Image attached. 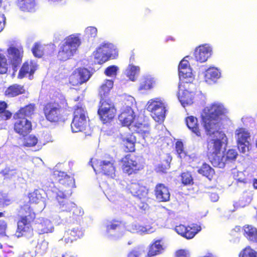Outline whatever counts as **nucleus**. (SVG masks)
<instances>
[{
    "instance_id": "338daca9",
    "label": "nucleus",
    "mask_w": 257,
    "mask_h": 257,
    "mask_svg": "<svg viewBox=\"0 0 257 257\" xmlns=\"http://www.w3.org/2000/svg\"><path fill=\"white\" fill-rule=\"evenodd\" d=\"M3 30V25L2 22L0 21V32Z\"/></svg>"
},
{
    "instance_id": "13d9d810",
    "label": "nucleus",
    "mask_w": 257,
    "mask_h": 257,
    "mask_svg": "<svg viewBox=\"0 0 257 257\" xmlns=\"http://www.w3.org/2000/svg\"><path fill=\"white\" fill-rule=\"evenodd\" d=\"M170 168V164H168L167 166L165 167V168L163 167V165H161L158 167L159 171H162L163 172H165L166 170Z\"/></svg>"
},
{
    "instance_id": "864d4df0",
    "label": "nucleus",
    "mask_w": 257,
    "mask_h": 257,
    "mask_svg": "<svg viewBox=\"0 0 257 257\" xmlns=\"http://www.w3.org/2000/svg\"><path fill=\"white\" fill-rule=\"evenodd\" d=\"M7 228V223L6 221H0V235L2 236H6V231Z\"/></svg>"
},
{
    "instance_id": "e433bc0d",
    "label": "nucleus",
    "mask_w": 257,
    "mask_h": 257,
    "mask_svg": "<svg viewBox=\"0 0 257 257\" xmlns=\"http://www.w3.org/2000/svg\"><path fill=\"white\" fill-rule=\"evenodd\" d=\"M97 48H100V51L104 53V55H106V57H109V59L112 57L114 50L113 44L108 42H103Z\"/></svg>"
},
{
    "instance_id": "f257e3e1",
    "label": "nucleus",
    "mask_w": 257,
    "mask_h": 257,
    "mask_svg": "<svg viewBox=\"0 0 257 257\" xmlns=\"http://www.w3.org/2000/svg\"><path fill=\"white\" fill-rule=\"evenodd\" d=\"M227 109L219 103H213L204 109L202 116L204 127L209 135L218 134V138H213L207 141V156L209 162L214 166H222V163L219 161L223 140L225 134L220 129V119L225 115Z\"/></svg>"
},
{
    "instance_id": "774afa93",
    "label": "nucleus",
    "mask_w": 257,
    "mask_h": 257,
    "mask_svg": "<svg viewBox=\"0 0 257 257\" xmlns=\"http://www.w3.org/2000/svg\"><path fill=\"white\" fill-rule=\"evenodd\" d=\"M4 216V213L3 212H0V217Z\"/></svg>"
},
{
    "instance_id": "473e14b6",
    "label": "nucleus",
    "mask_w": 257,
    "mask_h": 257,
    "mask_svg": "<svg viewBox=\"0 0 257 257\" xmlns=\"http://www.w3.org/2000/svg\"><path fill=\"white\" fill-rule=\"evenodd\" d=\"M135 132L140 135L144 140L150 136V127L148 124L142 123H136Z\"/></svg>"
},
{
    "instance_id": "4c0bfd02",
    "label": "nucleus",
    "mask_w": 257,
    "mask_h": 257,
    "mask_svg": "<svg viewBox=\"0 0 257 257\" xmlns=\"http://www.w3.org/2000/svg\"><path fill=\"white\" fill-rule=\"evenodd\" d=\"M100 48H97L93 52V55L95 62L98 64H102L109 60L106 55H104L100 51Z\"/></svg>"
},
{
    "instance_id": "2f4dec72",
    "label": "nucleus",
    "mask_w": 257,
    "mask_h": 257,
    "mask_svg": "<svg viewBox=\"0 0 257 257\" xmlns=\"http://www.w3.org/2000/svg\"><path fill=\"white\" fill-rule=\"evenodd\" d=\"M156 84V80L151 76H146L143 78L140 84L139 90L147 91L152 89Z\"/></svg>"
},
{
    "instance_id": "c03bdc74",
    "label": "nucleus",
    "mask_w": 257,
    "mask_h": 257,
    "mask_svg": "<svg viewBox=\"0 0 257 257\" xmlns=\"http://www.w3.org/2000/svg\"><path fill=\"white\" fill-rule=\"evenodd\" d=\"M181 183L184 185H192L193 184V178L190 172L188 171L181 173Z\"/></svg>"
},
{
    "instance_id": "603ef678",
    "label": "nucleus",
    "mask_w": 257,
    "mask_h": 257,
    "mask_svg": "<svg viewBox=\"0 0 257 257\" xmlns=\"http://www.w3.org/2000/svg\"><path fill=\"white\" fill-rule=\"evenodd\" d=\"M97 34V30L94 27H88L86 29L85 34L88 38H94Z\"/></svg>"
},
{
    "instance_id": "aec40b11",
    "label": "nucleus",
    "mask_w": 257,
    "mask_h": 257,
    "mask_svg": "<svg viewBox=\"0 0 257 257\" xmlns=\"http://www.w3.org/2000/svg\"><path fill=\"white\" fill-rule=\"evenodd\" d=\"M179 88L182 91L181 95L179 96L180 101L183 106L191 105L193 103L195 92L192 90L194 88V85H191L190 84H186V86L181 87L180 83Z\"/></svg>"
},
{
    "instance_id": "423d86ee",
    "label": "nucleus",
    "mask_w": 257,
    "mask_h": 257,
    "mask_svg": "<svg viewBox=\"0 0 257 257\" xmlns=\"http://www.w3.org/2000/svg\"><path fill=\"white\" fill-rule=\"evenodd\" d=\"M117 110L110 99H100L97 113L102 123H110L116 115Z\"/></svg>"
},
{
    "instance_id": "8fccbe9b",
    "label": "nucleus",
    "mask_w": 257,
    "mask_h": 257,
    "mask_svg": "<svg viewBox=\"0 0 257 257\" xmlns=\"http://www.w3.org/2000/svg\"><path fill=\"white\" fill-rule=\"evenodd\" d=\"M117 70L118 67L116 66H109L105 69L104 74L108 77L114 76L116 75Z\"/></svg>"
},
{
    "instance_id": "58836bf2",
    "label": "nucleus",
    "mask_w": 257,
    "mask_h": 257,
    "mask_svg": "<svg viewBox=\"0 0 257 257\" xmlns=\"http://www.w3.org/2000/svg\"><path fill=\"white\" fill-rule=\"evenodd\" d=\"M8 104L5 101H0V117L2 119L7 120L12 116V113L7 110Z\"/></svg>"
},
{
    "instance_id": "1a4fd4ad",
    "label": "nucleus",
    "mask_w": 257,
    "mask_h": 257,
    "mask_svg": "<svg viewBox=\"0 0 257 257\" xmlns=\"http://www.w3.org/2000/svg\"><path fill=\"white\" fill-rule=\"evenodd\" d=\"M147 110L153 119L158 122L164 121L166 116V107L160 98L150 99L147 103Z\"/></svg>"
},
{
    "instance_id": "ddd939ff",
    "label": "nucleus",
    "mask_w": 257,
    "mask_h": 257,
    "mask_svg": "<svg viewBox=\"0 0 257 257\" xmlns=\"http://www.w3.org/2000/svg\"><path fill=\"white\" fill-rule=\"evenodd\" d=\"M178 71L181 87H184L186 84H188L193 86L192 82L194 78L192 75L189 62L184 58L180 61L179 64Z\"/></svg>"
},
{
    "instance_id": "f704fd0d",
    "label": "nucleus",
    "mask_w": 257,
    "mask_h": 257,
    "mask_svg": "<svg viewBox=\"0 0 257 257\" xmlns=\"http://www.w3.org/2000/svg\"><path fill=\"white\" fill-rule=\"evenodd\" d=\"M198 172L199 174L206 177L209 180H211L215 175L214 169L206 163L202 164L198 170Z\"/></svg>"
},
{
    "instance_id": "9b49d317",
    "label": "nucleus",
    "mask_w": 257,
    "mask_h": 257,
    "mask_svg": "<svg viewBox=\"0 0 257 257\" xmlns=\"http://www.w3.org/2000/svg\"><path fill=\"white\" fill-rule=\"evenodd\" d=\"M52 180L55 183H59L64 188L66 189L64 190V192H67V194H71L72 193V189L75 188V180L73 177L68 175L64 172L54 170L51 175Z\"/></svg>"
},
{
    "instance_id": "20e7f679",
    "label": "nucleus",
    "mask_w": 257,
    "mask_h": 257,
    "mask_svg": "<svg viewBox=\"0 0 257 257\" xmlns=\"http://www.w3.org/2000/svg\"><path fill=\"white\" fill-rule=\"evenodd\" d=\"M58 206L61 211L70 213V217L73 219L80 220L84 214L83 210L75 203L71 202L67 197V195L63 191H58L56 196Z\"/></svg>"
},
{
    "instance_id": "4468645a",
    "label": "nucleus",
    "mask_w": 257,
    "mask_h": 257,
    "mask_svg": "<svg viewBox=\"0 0 257 257\" xmlns=\"http://www.w3.org/2000/svg\"><path fill=\"white\" fill-rule=\"evenodd\" d=\"M91 76L90 71L84 67L76 69L69 77V83L73 86L86 83Z\"/></svg>"
},
{
    "instance_id": "39448f33",
    "label": "nucleus",
    "mask_w": 257,
    "mask_h": 257,
    "mask_svg": "<svg viewBox=\"0 0 257 257\" xmlns=\"http://www.w3.org/2000/svg\"><path fill=\"white\" fill-rule=\"evenodd\" d=\"M81 43L80 39L75 35L66 37L60 46L57 54L58 59L63 61L70 59L75 53Z\"/></svg>"
},
{
    "instance_id": "2eb2a0df",
    "label": "nucleus",
    "mask_w": 257,
    "mask_h": 257,
    "mask_svg": "<svg viewBox=\"0 0 257 257\" xmlns=\"http://www.w3.org/2000/svg\"><path fill=\"white\" fill-rule=\"evenodd\" d=\"M9 63L14 71L21 64L24 56V50L21 47L10 46L7 50Z\"/></svg>"
},
{
    "instance_id": "412c9836",
    "label": "nucleus",
    "mask_w": 257,
    "mask_h": 257,
    "mask_svg": "<svg viewBox=\"0 0 257 257\" xmlns=\"http://www.w3.org/2000/svg\"><path fill=\"white\" fill-rule=\"evenodd\" d=\"M120 144L126 153L135 151V144L136 137L134 133H129L126 135H121L119 137Z\"/></svg>"
},
{
    "instance_id": "5701e85b",
    "label": "nucleus",
    "mask_w": 257,
    "mask_h": 257,
    "mask_svg": "<svg viewBox=\"0 0 257 257\" xmlns=\"http://www.w3.org/2000/svg\"><path fill=\"white\" fill-rule=\"evenodd\" d=\"M135 118V112L130 106H126L118 115V119L124 126H130Z\"/></svg>"
},
{
    "instance_id": "393cba45",
    "label": "nucleus",
    "mask_w": 257,
    "mask_h": 257,
    "mask_svg": "<svg viewBox=\"0 0 257 257\" xmlns=\"http://www.w3.org/2000/svg\"><path fill=\"white\" fill-rule=\"evenodd\" d=\"M26 93L24 85L17 83L9 86L4 91V95L8 98H13Z\"/></svg>"
},
{
    "instance_id": "a878e982",
    "label": "nucleus",
    "mask_w": 257,
    "mask_h": 257,
    "mask_svg": "<svg viewBox=\"0 0 257 257\" xmlns=\"http://www.w3.org/2000/svg\"><path fill=\"white\" fill-rule=\"evenodd\" d=\"M164 249L163 238L155 239L149 246L147 257H153L160 254L163 251Z\"/></svg>"
},
{
    "instance_id": "0eeeda50",
    "label": "nucleus",
    "mask_w": 257,
    "mask_h": 257,
    "mask_svg": "<svg viewBox=\"0 0 257 257\" xmlns=\"http://www.w3.org/2000/svg\"><path fill=\"white\" fill-rule=\"evenodd\" d=\"M120 162L123 173L128 176L137 174L144 169L139 157L132 154L125 155L121 159Z\"/></svg>"
},
{
    "instance_id": "dca6fc26",
    "label": "nucleus",
    "mask_w": 257,
    "mask_h": 257,
    "mask_svg": "<svg viewBox=\"0 0 257 257\" xmlns=\"http://www.w3.org/2000/svg\"><path fill=\"white\" fill-rule=\"evenodd\" d=\"M13 128L16 133L21 136L25 137L31 132L32 123L27 118L13 115Z\"/></svg>"
},
{
    "instance_id": "052dcab7",
    "label": "nucleus",
    "mask_w": 257,
    "mask_h": 257,
    "mask_svg": "<svg viewBox=\"0 0 257 257\" xmlns=\"http://www.w3.org/2000/svg\"><path fill=\"white\" fill-rule=\"evenodd\" d=\"M253 186L255 189H257V178L253 179Z\"/></svg>"
},
{
    "instance_id": "37998d69",
    "label": "nucleus",
    "mask_w": 257,
    "mask_h": 257,
    "mask_svg": "<svg viewBox=\"0 0 257 257\" xmlns=\"http://www.w3.org/2000/svg\"><path fill=\"white\" fill-rule=\"evenodd\" d=\"M38 229L41 234L47 233L51 231V224L50 221L44 220L38 224Z\"/></svg>"
},
{
    "instance_id": "f3484780",
    "label": "nucleus",
    "mask_w": 257,
    "mask_h": 257,
    "mask_svg": "<svg viewBox=\"0 0 257 257\" xmlns=\"http://www.w3.org/2000/svg\"><path fill=\"white\" fill-rule=\"evenodd\" d=\"M201 229V226L197 223H192L187 226L179 224L175 227L176 232L187 239L193 238Z\"/></svg>"
},
{
    "instance_id": "4d7b16f0",
    "label": "nucleus",
    "mask_w": 257,
    "mask_h": 257,
    "mask_svg": "<svg viewBox=\"0 0 257 257\" xmlns=\"http://www.w3.org/2000/svg\"><path fill=\"white\" fill-rule=\"evenodd\" d=\"M209 197L212 202H216L218 200L219 196L216 193H210L209 194Z\"/></svg>"
},
{
    "instance_id": "c9c22d12",
    "label": "nucleus",
    "mask_w": 257,
    "mask_h": 257,
    "mask_svg": "<svg viewBox=\"0 0 257 257\" xmlns=\"http://www.w3.org/2000/svg\"><path fill=\"white\" fill-rule=\"evenodd\" d=\"M17 5L22 11L30 12L34 9L36 3L35 0H18Z\"/></svg>"
},
{
    "instance_id": "3c124183",
    "label": "nucleus",
    "mask_w": 257,
    "mask_h": 257,
    "mask_svg": "<svg viewBox=\"0 0 257 257\" xmlns=\"http://www.w3.org/2000/svg\"><path fill=\"white\" fill-rule=\"evenodd\" d=\"M175 151L180 158H181L182 155H185L184 145L181 141L176 142L175 144Z\"/></svg>"
},
{
    "instance_id": "72a5a7b5",
    "label": "nucleus",
    "mask_w": 257,
    "mask_h": 257,
    "mask_svg": "<svg viewBox=\"0 0 257 257\" xmlns=\"http://www.w3.org/2000/svg\"><path fill=\"white\" fill-rule=\"evenodd\" d=\"M113 82L111 80H106L99 89V94L101 99H106V96L112 88Z\"/></svg>"
},
{
    "instance_id": "cd10ccee",
    "label": "nucleus",
    "mask_w": 257,
    "mask_h": 257,
    "mask_svg": "<svg viewBox=\"0 0 257 257\" xmlns=\"http://www.w3.org/2000/svg\"><path fill=\"white\" fill-rule=\"evenodd\" d=\"M238 153L235 149H229L223 155H220L219 158V161L222 163V166H214V167H218L219 168H223L224 167L225 164L234 161L237 157Z\"/></svg>"
},
{
    "instance_id": "6e6552de",
    "label": "nucleus",
    "mask_w": 257,
    "mask_h": 257,
    "mask_svg": "<svg viewBox=\"0 0 257 257\" xmlns=\"http://www.w3.org/2000/svg\"><path fill=\"white\" fill-rule=\"evenodd\" d=\"M90 163H92L91 166L96 174H101L111 178L115 177L116 168L112 158L107 160L95 159L93 162L91 159Z\"/></svg>"
},
{
    "instance_id": "f03ea898",
    "label": "nucleus",
    "mask_w": 257,
    "mask_h": 257,
    "mask_svg": "<svg viewBox=\"0 0 257 257\" xmlns=\"http://www.w3.org/2000/svg\"><path fill=\"white\" fill-rule=\"evenodd\" d=\"M29 201L19 207L18 213L20 215L17 222L16 232L18 236L26 235L28 232L32 231V223L36 218L37 212L40 211L41 208L38 209L41 195L38 190L29 193L28 195Z\"/></svg>"
},
{
    "instance_id": "4be33fe9",
    "label": "nucleus",
    "mask_w": 257,
    "mask_h": 257,
    "mask_svg": "<svg viewBox=\"0 0 257 257\" xmlns=\"http://www.w3.org/2000/svg\"><path fill=\"white\" fill-rule=\"evenodd\" d=\"M211 52L212 49L209 45L205 44L199 46L194 52L195 60L200 63L204 62L210 57Z\"/></svg>"
},
{
    "instance_id": "f8f14e48",
    "label": "nucleus",
    "mask_w": 257,
    "mask_h": 257,
    "mask_svg": "<svg viewBox=\"0 0 257 257\" xmlns=\"http://www.w3.org/2000/svg\"><path fill=\"white\" fill-rule=\"evenodd\" d=\"M235 138L237 147L240 153H244L249 150L250 134L244 127H238L235 131Z\"/></svg>"
},
{
    "instance_id": "bb28decb",
    "label": "nucleus",
    "mask_w": 257,
    "mask_h": 257,
    "mask_svg": "<svg viewBox=\"0 0 257 257\" xmlns=\"http://www.w3.org/2000/svg\"><path fill=\"white\" fill-rule=\"evenodd\" d=\"M243 235L252 244L257 245V229L251 225H245L242 227Z\"/></svg>"
},
{
    "instance_id": "6ab92c4d",
    "label": "nucleus",
    "mask_w": 257,
    "mask_h": 257,
    "mask_svg": "<svg viewBox=\"0 0 257 257\" xmlns=\"http://www.w3.org/2000/svg\"><path fill=\"white\" fill-rule=\"evenodd\" d=\"M38 69V65L33 60H27L22 65L19 71L17 78L22 79L28 77L31 80L34 77V74Z\"/></svg>"
},
{
    "instance_id": "0e129e2a",
    "label": "nucleus",
    "mask_w": 257,
    "mask_h": 257,
    "mask_svg": "<svg viewBox=\"0 0 257 257\" xmlns=\"http://www.w3.org/2000/svg\"><path fill=\"white\" fill-rule=\"evenodd\" d=\"M135 60V54L133 53L130 57V61H133Z\"/></svg>"
},
{
    "instance_id": "a19ab883",
    "label": "nucleus",
    "mask_w": 257,
    "mask_h": 257,
    "mask_svg": "<svg viewBox=\"0 0 257 257\" xmlns=\"http://www.w3.org/2000/svg\"><path fill=\"white\" fill-rule=\"evenodd\" d=\"M238 257H257V251L250 246L247 245L239 252Z\"/></svg>"
},
{
    "instance_id": "a18cd8bd",
    "label": "nucleus",
    "mask_w": 257,
    "mask_h": 257,
    "mask_svg": "<svg viewBox=\"0 0 257 257\" xmlns=\"http://www.w3.org/2000/svg\"><path fill=\"white\" fill-rule=\"evenodd\" d=\"M140 72V67L133 65L132 64L129 65L127 69V76L129 77L130 79L134 81L135 80V76L138 74Z\"/></svg>"
},
{
    "instance_id": "7ed1b4c3",
    "label": "nucleus",
    "mask_w": 257,
    "mask_h": 257,
    "mask_svg": "<svg viewBox=\"0 0 257 257\" xmlns=\"http://www.w3.org/2000/svg\"><path fill=\"white\" fill-rule=\"evenodd\" d=\"M68 107V104L65 97L58 94L43 104L42 111L48 121L56 124L63 120Z\"/></svg>"
},
{
    "instance_id": "a211bd4d",
    "label": "nucleus",
    "mask_w": 257,
    "mask_h": 257,
    "mask_svg": "<svg viewBox=\"0 0 257 257\" xmlns=\"http://www.w3.org/2000/svg\"><path fill=\"white\" fill-rule=\"evenodd\" d=\"M126 189L132 195L142 202L148 198V189L145 185L139 182H132L128 184Z\"/></svg>"
},
{
    "instance_id": "c756f323",
    "label": "nucleus",
    "mask_w": 257,
    "mask_h": 257,
    "mask_svg": "<svg viewBox=\"0 0 257 257\" xmlns=\"http://www.w3.org/2000/svg\"><path fill=\"white\" fill-rule=\"evenodd\" d=\"M186 123L188 128L198 137H201V130L199 127L197 118L193 116H189L186 118Z\"/></svg>"
},
{
    "instance_id": "7c9ffc66",
    "label": "nucleus",
    "mask_w": 257,
    "mask_h": 257,
    "mask_svg": "<svg viewBox=\"0 0 257 257\" xmlns=\"http://www.w3.org/2000/svg\"><path fill=\"white\" fill-rule=\"evenodd\" d=\"M83 235L82 231L78 228H73L66 231L64 235L65 240L67 242H72L80 238Z\"/></svg>"
},
{
    "instance_id": "6e6d98bb",
    "label": "nucleus",
    "mask_w": 257,
    "mask_h": 257,
    "mask_svg": "<svg viewBox=\"0 0 257 257\" xmlns=\"http://www.w3.org/2000/svg\"><path fill=\"white\" fill-rule=\"evenodd\" d=\"M176 257H188L186 250L180 249L176 252Z\"/></svg>"
},
{
    "instance_id": "680f3d73",
    "label": "nucleus",
    "mask_w": 257,
    "mask_h": 257,
    "mask_svg": "<svg viewBox=\"0 0 257 257\" xmlns=\"http://www.w3.org/2000/svg\"><path fill=\"white\" fill-rule=\"evenodd\" d=\"M151 13V10L149 9H147L145 10L144 13L145 15L147 16Z\"/></svg>"
},
{
    "instance_id": "de8ad7c7",
    "label": "nucleus",
    "mask_w": 257,
    "mask_h": 257,
    "mask_svg": "<svg viewBox=\"0 0 257 257\" xmlns=\"http://www.w3.org/2000/svg\"><path fill=\"white\" fill-rule=\"evenodd\" d=\"M122 225V221L119 220L113 219L110 222L109 224H108L106 226V230L107 232L111 230H115Z\"/></svg>"
},
{
    "instance_id": "ea45409f",
    "label": "nucleus",
    "mask_w": 257,
    "mask_h": 257,
    "mask_svg": "<svg viewBox=\"0 0 257 257\" xmlns=\"http://www.w3.org/2000/svg\"><path fill=\"white\" fill-rule=\"evenodd\" d=\"M220 76V73L218 69L215 68L208 69L205 74V78L206 81H213Z\"/></svg>"
},
{
    "instance_id": "49530a36",
    "label": "nucleus",
    "mask_w": 257,
    "mask_h": 257,
    "mask_svg": "<svg viewBox=\"0 0 257 257\" xmlns=\"http://www.w3.org/2000/svg\"><path fill=\"white\" fill-rule=\"evenodd\" d=\"M38 143L37 138L32 135H30L24 139V146L27 147H31L36 146Z\"/></svg>"
},
{
    "instance_id": "5fc2aeb1",
    "label": "nucleus",
    "mask_w": 257,
    "mask_h": 257,
    "mask_svg": "<svg viewBox=\"0 0 257 257\" xmlns=\"http://www.w3.org/2000/svg\"><path fill=\"white\" fill-rule=\"evenodd\" d=\"M140 251L136 248H134L128 252L127 257H140Z\"/></svg>"
},
{
    "instance_id": "79ce46f5",
    "label": "nucleus",
    "mask_w": 257,
    "mask_h": 257,
    "mask_svg": "<svg viewBox=\"0 0 257 257\" xmlns=\"http://www.w3.org/2000/svg\"><path fill=\"white\" fill-rule=\"evenodd\" d=\"M0 50V74H6L9 69V64L4 53H1Z\"/></svg>"
},
{
    "instance_id": "b1692460",
    "label": "nucleus",
    "mask_w": 257,
    "mask_h": 257,
    "mask_svg": "<svg viewBox=\"0 0 257 257\" xmlns=\"http://www.w3.org/2000/svg\"><path fill=\"white\" fill-rule=\"evenodd\" d=\"M154 192L156 198L160 201L166 202L170 199V193L169 189L164 184H157L155 186Z\"/></svg>"
},
{
    "instance_id": "9d476101",
    "label": "nucleus",
    "mask_w": 257,
    "mask_h": 257,
    "mask_svg": "<svg viewBox=\"0 0 257 257\" xmlns=\"http://www.w3.org/2000/svg\"><path fill=\"white\" fill-rule=\"evenodd\" d=\"M87 111L85 107L82 106H76L71 124L72 131L76 133L85 130L87 125Z\"/></svg>"
},
{
    "instance_id": "c85d7f7f",
    "label": "nucleus",
    "mask_w": 257,
    "mask_h": 257,
    "mask_svg": "<svg viewBox=\"0 0 257 257\" xmlns=\"http://www.w3.org/2000/svg\"><path fill=\"white\" fill-rule=\"evenodd\" d=\"M36 108V106L35 104L29 103L28 105L20 107L19 109L14 114V115L24 118L30 117L34 113Z\"/></svg>"
},
{
    "instance_id": "e2e57ef3",
    "label": "nucleus",
    "mask_w": 257,
    "mask_h": 257,
    "mask_svg": "<svg viewBox=\"0 0 257 257\" xmlns=\"http://www.w3.org/2000/svg\"><path fill=\"white\" fill-rule=\"evenodd\" d=\"M241 227L239 226H236L234 227V230L235 231H239L240 230Z\"/></svg>"
},
{
    "instance_id": "09e8293b",
    "label": "nucleus",
    "mask_w": 257,
    "mask_h": 257,
    "mask_svg": "<svg viewBox=\"0 0 257 257\" xmlns=\"http://www.w3.org/2000/svg\"><path fill=\"white\" fill-rule=\"evenodd\" d=\"M32 53L35 57L41 58L43 55V51L41 49V47L37 43H35L32 49Z\"/></svg>"
},
{
    "instance_id": "bf43d9fd",
    "label": "nucleus",
    "mask_w": 257,
    "mask_h": 257,
    "mask_svg": "<svg viewBox=\"0 0 257 257\" xmlns=\"http://www.w3.org/2000/svg\"><path fill=\"white\" fill-rule=\"evenodd\" d=\"M236 181L237 183H247V180L245 178H238L236 179Z\"/></svg>"
},
{
    "instance_id": "69168bd1",
    "label": "nucleus",
    "mask_w": 257,
    "mask_h": 257,
    "mask_svg": "<svg viewBox=\"0 0 257 257\" xmlns=\"http://www.w3.org/2000/svg\"><path fill=\"white\" fill-rule=\"evenodd\" d=\"M251 198L249 196H248L247 198H246V201H247V203H249L251 201Z\"/></svg>"
}]
</instances>
